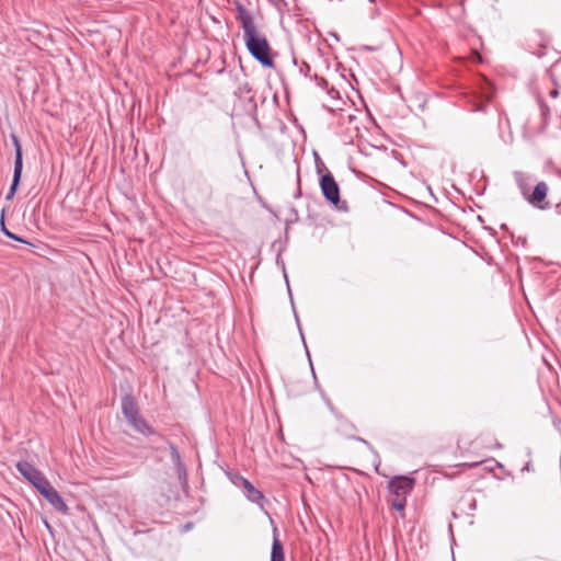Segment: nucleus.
Instances as JSON below:
<instances>
[{"mask_svg": "<svg viewBox=\"0 0 561 561\" xmlns=\"http://www.w3.org/2000/svg\"><path fill=\"white\" fill-rule=\"evenodd\" d=\"M15 467L16 470L36 488V490L47 481V478L27 461H19Z\"/></svg>", "mask_w": 561, "mask_h": 561, "instance_id": "obj_5", "label": "nucleus"}, {"mask_svg": "<svg viewBox=\"0 0 561 561\" xmlns=\"http://www.w3.org/2000/svg\"><path fill=\"white\" fill-rule=\"evenodd\" d=\"M169 447H170V453H171V459H172L174 466L176 467L179 465L184 463L181 459V455H180L176 446L169 442Z\"/></svg>", "mask_w": 561, "mask_h": 561, "instance_id": "obj_16", "label": "nucleus"}, {"mask_svg": "<svg viewBox=\"0 0 561 561\" xmlns=\"http://www.w3.org/2000/svg\"><path fill=\"white\" fill-rule=\"evenodd\" d=\"M391 506L396 510V511H403L404 507H405V504H407V499L405 497H397L394 496L391 501Z\"/></svg>", "mask_w": 561, "mask_h": 561, "instance_id": "obj_17", "label": "nucleus"}, {"mask_svg": "<svg viewBox=\"0 0 561 561\" xmlns=\"http://www.w3.org/2000/svg\"><path fill=\"white\" fill-rule=\"evenodd\" d=\"M514 178L522 195L525 199H527L530 194V187L528 184L529 176L520 171H517L514 173Z\"/></svg>", "mask_w": 561, "mask_h": 561, "instance_id": "obj_11", "label": "nucleus"}, {"mask_svg": "<svg viewBox=\"0 0 561 561\" xmlns=\"http://www.w3.org/2000/svg\"><path fill=\"white\" fill-rule=\"evenodd\" d=\"M243 37L251 55L257 59L263 67H272L273 60L270 56L267 39L264 36H261L256 28L243 33Z\"/></svg>", "mask_w": 561, "mask_h": 561, "instance_id": "obj_2", "label": "nucleus"}, {"mask_svg": "<svg viewBox=\"0 0 561 561\" xmlns=\"http://www.w3.org/2000/svg\"><path fill=\"white\" fill-rule=\"evenodd\" d=\"M558 94H559V92H558V90H557V89H553V90H551V91H550V95H551L552 98H557V96H558Z\"/></svg>", "mask_w": 561, "mask_h": 561, "instance_id": "obj_22", "label": "nucleus"}, {"mask_svg": "<svg viewBox=\"0 0 561 561\" xmlns=\"http://www.w3.org/2000/svg\"><path fill=\"white\" fill-rule=\"evenodd\" d=\"M350 76L353 78L355 77L353 71H350Z\"/></svg>", "mask_w": 561, "mask_h": 561, "instance_id": "obj_26", "label": "nucleus"}, {"mask_svg": "<svg viewBox=\"0 0 561 561\" xmlns=\"http://www.w3.org/2000/svg\"><path fill=\"white\" fill-rule=\"evenodd\" d=\"M548 192H549L548 184L545 181H540L535 185L534 190L530 191V194L526 201L531 206H534L540 210L550 209L551 204L546 201V198L548 196Z\"/></svg>", "mask_w": 561, "mask_h": 561, "instance_id": "obj_4", "label": "nucleus"}, {"mask_svg": "<svg viewBox=\"0 0 561 561\" xmlns=\"http://www.w3.org/2000/svg\"><path fill=\"white\" fill-rule=\"evenodd\" d=\"M414 482L413 478L397 476L389 481L388 489L393 496L407 497V495L413 490Z\"/></svg>", "mask_w": 561, "mask_h": 561, "instance_id": "obj_7", "label": "nucleus"}, {"mask_svg": "<svg viewBox=\"0 0 561 561\" xmlns=\"http://www.w3.org/2000/svg\"><path fill=\"white\" fill-rule=\"evenodd\" d=\"M524 470L529 471V470H530V465H529V463H527V465L524 467Z\"/></svg>", "mask_w": 561, "mask_h": 561, "instance_id": "obj_25", "label": "nucleus"}, {"mask_svg": "<svg viewBox=\"0 0 561 561\" xmlns=\"http://www.w3.org/2000/svg\"><path fill=\"white\" fill-rule=\"evenodd\" d=\"M276 528L274 529V539L272 543L271 561H285V551L282 541L276 535Z\"/></svg>", "mask_w": 561, "mask_h": 561, "instance_id": "obj_10", "label": "nucleus"}, {"mask_svg": "<svg viewBox=\"0 0 561 561\" xmlns=\"http://www.w3.org/2000/svg\"><path fill=\"white\" fill-rule=\"evenodd\" d=\"M240 481L247 497L251 502L259 504L264 499L262 492L259 491L249 480L241 477Z\"/></svg>", "mask_w": 561, "mask_h": 561, "instance_id": "obj_9", "label": "nucleus"}, {"mask_svg": "<svg viewBox=\"0 0 561 561\" xmlns=\"http://www.w3.org/2000/svg\"><path fill=\"white\" fill-rule=\"evenodd\" d=\"M556 174H557L559 178H561V169H558V170L556 171Z\"/></svg>", "mask_w": 561, "mask_h": 561, "instance_id": "obj_24", "label": "nucleus"}, {"mask_svg": "<svg viewBox=\"0 0 561 561\" xmlns=\"http://www.w3.org/2000/svg\"><path fill=\"white\" fill-rule=\"evenodd\" d=\"M1 226H2V231L4 232V234L13 240H16V241H20V242H23V243H27V241L21 239L20 237H18L16 234L12 233L11 231H9L5 227H4V220H3V216L1 217Z\"/></svg>", "mask_w": 561, "mask_h": 561, "instance_id": "obj_19", "label": "nucleus"}, {"mask_svg": "<svg viewBox=\"0 0 561 561\" xmlns=\"http://www.w3.org/2000/svg\"><path fill=\"white\" fill-rule=\"evenodd\" d=\"M554 208L559 214H561V203L556 204Z\"/></svg>", "mask_w": 561, "mask_h": 561, "instance_id": "obj_23", "label": "nucleus"}, {"mask_svg": "<svg viewBox=\"0 0 561 561\" xmlns=\"http://www.w3.org/2000/svg\"><path fill=\"white\" fill-rule=\"evenodd\" d=\"M12 142L15 148V161H14V169L22 170L23 169V153H22V146L20 144V140L16 135H11Z\"/></svg>", "mask_w": 561, "mask_h": 561, "instance_id": "obj_12", "label": "nucleus"}, {"mask_svg": "<svg viewBox=\"0 0 561 561\" xmlns=\"http://www.w3.org/2000/svg\"><path fill=\"white\" fill-rule=\"evenodd\" d=\"M310 79L313 80L318 87L325 90L328 94L334 96V94L337 93L335 89L333 87H330L329 82L324 78L318 76L317 72L310 76Z\"/></svg>", "mask_w": 561, "mask_h": 561, "instance_id": "obj_15", "label": "nucleus"}, {"mask_svg": "<svg viewBox=\"0 0 561 561\" xmlns=\"http://www.w3.org/2000/svg\"><path fill=\"white\" fill-rule=\"evenodd\" d=\"M122 412L126 417L128 424L133 426L135 431L146 436H157L160 439L163 437L147 423L139 414L138 405L135 398L130 394H126L122 399Z\"/></svg>", "mask_w": 561, "mask_h": 561, "instance_id": "obj_1", "label": "nucleus"}, {"mask_svg": "<svg viewBox=\"0 0 561 561\" xmlns=\"http://www.w3.org/2000/svg\"><path fill=\"white\" fill-rule=\"evenodd\" d=\"M320 188L327 202L332 204L337 210H348L347 203L341 199L340 186L331 172H327L320 178Z\"/></svg>", "mask_w": 561, "mask_h": 561, "instance_id": "obj_3", "label": "nucleus"}, {"mask_svg": "<svg viewBox=\"0 0 561 561\" xmlns=\"http://www.w3.org/2000/svg\"><path fill=\"white\" fill-rule=\"evenodd\" d=\"M21 176H22V170L14 169L12 184H11V186L9 188V192L7 193V196H5V198L8 201L12 199L13 196L15 195L16 190H18L19 184H20V181H21Z\"/></svg>", "mask_w": 561, "mask_h": 561, "instance_id": "obj_14", "label": "nucleus"}, {"mask_svg": "<svg viewBox=\"0 0 561 561\" xmlns=\"http://www.w3.org/2000/svg\"><path fill=\"white\" fill-rule=\"evenodd\" d=\"M236 11H237V19L242 24L243 33H247L249 31L256 28L250 11L242 3H240V2L236 3Z\"/></svg>", "mask_w": 561, "mask_h": 561, "instance_id": "obj_8", "label": "nucleus"}, {"mask_svg": "<svg viewBox=\"0 0 561 561\" xmlns=\"http://www.w3.org/2000/svg\"><path fill=\"white\" fill-rule=\"evenodd\" d=\"M12 142L15 148V161H14V169L22 170L23 169V153H22V146L20 144V140L16 135H11Z\"/></svg>", "mask_w": 561, "mask_h": 561, "instance_id": "obj_13", "label": "nucleus"}, {"mask_svg": "<svg viewBox=\"0 0 561 561\" xmlns=\"http://www.w3.org/2000/svg\"><path fill=\"white\" fill-rule=\"evenodd\" d=\"M470 59L472 65H483L482 56L476 51L471 54Z\"/></svg>", "mask_w": 561, "mask_h": 561, "instance_id": "obj_21", "label": "nucleus"}, {"mask_svg": "<svg viewBox=\"0 0 561 561\" xmlns=\"http://www.w3.org/2000/svg\"><path fill=\"white\" fill-rule=\"evenodd\" d=\"M251 91H252V87L249 82L242 83L238 89V93L240 94V96H244L245 94L250 93Z\"/></svg>", "mask_w": 561, "mask_h": 561, "instance_id": "obj_20", "label": "nucleus"}, {"mask_svg": "<svg viewBox=\"0 0 561 561\" xmlns=\"http://www.w3.org/2000/svg\"><path fill=\"white\" fill-rule=\"evenodd\" d=\"M37 491L51 504V506L56 511L62 514L68 513L69 508L67 504L65 503L58 491L51 486L48 480Z\"/></svg>", "mask_w": 561, "mask_h": 561, "instance_id": "obj_6", "label": "nucleus"}, {"mask_svg": "<svg viewBox=\"0 0 561 561\" xmlns=\"http://www.w3.org/2000/svg\"><path fill=\"white\" fill-rule=\"evenodd\" d=\"M175 469H176V474H178L179 480L183 484H186L187 483V472H186L185 465L184 463L179 465V466L175 467Z\"/></svg>", "mask_w": 561, "mask_h": 561, "instance_id": "obj_18", "label": "nucleus"}]
</instances>
